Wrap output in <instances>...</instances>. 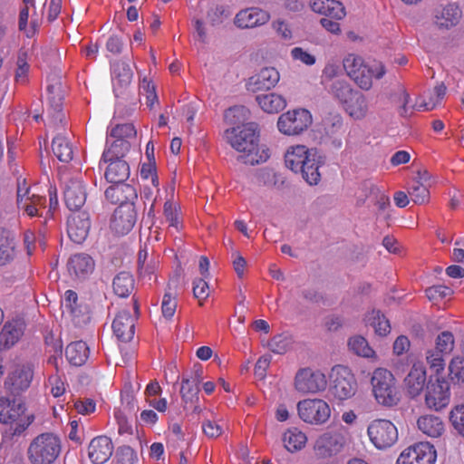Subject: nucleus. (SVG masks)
<instances>
[{
	"label": "nucleus",
	"instance_id": "nucleus-36",
	"mask_svg": "<svg viewBox=\"0 0 464 464\" xmlns=\"http://www.w3.org/2000/svg\"><path fill=\"white\" fill-rule=\"evenodd\" d=\"M130 149V141L112 139L111 141L107 139L106 148L103 150L102 160L107 163L110 160H123Z\"/></svg>",
	"mask_w": 464,
	"mask_h": 464
},
{
	"label": "nucleus",
	"instance_id": "nucleus-22",
	"mask_svg": "<svg viewBox=\"0 0 464 464\" xmlns=\"http://www.w3.org/2000/svg\"><path fill=\"white\" fill-rule=\"evenodd\" d=\"M113 452V444L107 436H98L92 440L88 447V456L93 464H103Z\"/></svg>",
	"mask_w": 464,
	"mask_h": 464
},
{
	"label": "nucleus",
	"instance_id": "nucleus-12",
	"mask_svg": "<svg viewBox=\"0 0 464 464\" xmlns=\"http://www.w3.org/2000/svg\"><path fill=\"white\" fill-rule=\"evenodd\" d=\"M437 451L430 442H418L403 450L396 464H435Z\"/></svg>",
	"mask_w": 464,
	"mask_h": 464
},
{
	"label": "nucleus",
	"instance_id": "nucleus-2",
	"mask_svg": "<svg viewBox=\"0 0 464 464\" xmlns=\"http://www.w3.org/2000/svg\"><path fill=\"white\" fill-rule=\"evenodd\" d=\"M372 395L383 407L392 408L401 401V392L394 374L388 369L378 367L371 374Z\"/></svg>",
	"mask_w": 464,
	"mask_h": 464
},
{
	"label": "nucleus",
	"instance_id": "nucleus-59",
	"mask_svg": "<svg viewBox=\"0 0 464 464\" xmlns=\"http://www.w3.org/2000/svg\"><path fill=\"white\" fill-rule=\"evenodd\" d=\"M425 293L430 301L437 302L450 296L453 291L445 285H433L427 288Z\"/></svg>",
	"mask_w": 464,
	"mask_h": 464
},
{
	"label": "nucleus",
	"instance_id": "nucleus-38",
	"mask_svg": "<svg viewBox=\"0 0 464 464\" xmlns=\"http://www.w3.org/2000/svg\"><path fill=\"white\" fill-rule=\"evenodd\" d=\"M310 149L304 145H297L288 150L285 156V166L292 171L300 172L308 159Z\"/></svg>",
	"mask_w": 464,
	"mask_h": 464
},
{
	"label": "nucleus",
	"instance_id": "nucleus-61",
	"mask_svg": "<svg viewBox=\"0 0 464 464\" xmlns=\"http://www.w3.org/2000/svg\"><path fill=\"white\" fill-rule=\"evenodd\" d=\"M230 15L229 10L224 5H216L208 12V17L212 25L221 24L224 18Z\"/></svg>",
	"mask_w": 464,
	"mask_h": 464
},
{
	"label": "nucleus",
	"instance_id": "nucleus-26",
	"mask_svg": "<svg viewBox=\"0 0 464 464\" xmlns=\"http://www.w3.org/2000/svg\"><path fill=\"white\" fill-rule=\"evenodd\" d=\"M105 190V198L111 204L121 206L128 202H134L137 199V191L134 187L126 183H111Z\"/></svg>",
	"mask_w": 464,
	"mask_h": 464
},
{
	"label": "nucleus",
	"instance_id": "nucleus-56",
	"mask_svg": "<svg viewBox=\"0 0 464 464\" xmlns=\"http://www.w3.org/2000/svg\"><path fill=\"white\" fill-rule=\"evenodd\" d=\"M359 189L362 192V197L357 199V206L359 207L362 206L367 198H372L380 191L379 188L370 179L361 182Z\"/></svg>",
	"mask_w": 464,
	"mask_h": 464
},
{
	"label": "nucleus",
	"instance_id": "nucleus-33",
	"mask_svg": "<svg viewBox=\"0 0 464 464\" xmlns=\"http://www.w3.org/2000/svg\"><path fill=\"white\" fill-rule=\"evenodd\" d=\"M105 170V179L110 183H123L130 177V166L124 160H110Z\"/></svg>",
	"mask_w": 464,
	"mask_h": 464
},
{
	"label": "nucleus",
	"instance_id": "nucleus-5",
	"mask_svg": "<svg viewBox=\"0 0 464 464\" xmlns=\"http://www.w3.org/2000/svg\"><path fill=\"white\" fill-rule=\"evenodd\" d=\"M343 68L347 75L363 90H369L372 85V77L381 79L385 74V68L382 63L372 66L366 65L362 57L349 54L343 59Z\"/></svg>",
	"mask_w": 464,
	"mask_h": 464
},
{
	"label": "nucleus",
	"instance_id": "nucleus-27",
	"mask_svg": "<svg viewBox=\"0 0 464 464\" xmlns=\"http://www.w3.org/2000/svg\"><path fill=\"white\" fill-rule=\"evenodd\" d=\"M24 327L23 321H5L0 331V351L13 347L23 336Z\"/></svg>",
	"mask_w": 464,
	"mask_h": 464
},
{
	"label": "nucleus",
	"instance_id": "nucleus-40",
	"mask_svg": "<svg viewBox=\"0 0 464 464\" xmlns=\"http://www.w3.org/2000/svg\"><path fill=\"white\" fill-rule=\"evenodd\" d=\"M65 354L71 364L81 366L89 357V348L82 341L73 342L66 347Z\"/></svg>",
	"mask_w": 464,
	"mask_h": 464
},
{
	"label": "nucleus",
	"instance_id": "nucleus-58",
	"mask_svg": "<svg viewBox=\"0 0 464 464\" xmlns=\"http://www.w3.org/2000/svg\"><path fill=\"white\" fill-rule=\"evenodd\" d=\"M73 408L81 415H91L96 411V402L91 398H79L74 400Z\"/></svg>",
	"mask_w": 464,
	"mask_h": 464
},
{
	"label": "nucleus",
	"instance_id": "nucleus-53",
	"mask_svg": "<svg viewBox=\"0 0 464 464\" xmlns=\"http://www.w3.org/2000/svg\"><path fill=\"white\" fill-rule=\"evenodd\" d=\"M291 343L292 339L288 334H279L271 340L269 348L275 353L283 354L288 351Z\"/></svg>",
	"mask_w": 464,
	"mask_h": 464
},
{
	"label": "nucleus",
	"instance_id": "nucleus-18",
	"mask_svg": "<svg viewBox=\"0 0 464 464\" xmlns=\"http://www.w3.org/2000/svg\"><path fill=\"white\" fill-rule=\"evenodd\" d=\"M326 162V157L317 149L311 148L308 159L300 170L303 179L309 185H317L321 180L320 168Z\"/></svg>",
	"mask_w": 464,
	"mask_h": 464
},
{
	"label": "nucleus",
	"instance_id": "nucleus-8",
	"mask_svg": "<svg viewBox=\"0 0 464 464\" xmlns=\"http://www.w3.org/2000/svg\"><path fill=\"white\" fill-rule=\"evenodd\" d=\"M299 418L306 424L323 426L326 424L332 415L330 404L319 398L304 399L296 405Z\"/></svg>",
	"mask_w": 464,
	"mask_h": 464
},
{
	"label": "nucleus",
	"instance_id": "nucleus-21",
	"mask_svg": "<svg viewBox=\"0 0 464 464\" xmlns=\"http://www.w3.org/2000/svg\"><path fill=\"white\" fill-rule=\"evenodd\" d=\"M427 372L422 362H415L403 380L406 392L411 398L419 396L426 383Z\"/></svg>",
	"mask_w": 464,
	"mask_h": 464
},
{
	"label": "nucleus",
	"instance_id": "nucleus-24",
	"mask_svg": "<svg viewBox=\"0 0 464 464\" xmlns=\"http://www.w3.org/2000/svg\"><path fill=\"white\" fill-rule=\"evenodd\" d=\"M270 14L260 8L251 7L241 10L235 17V24L239 28H253L266 24Z\"/></svg>",
	"mask_w": 464,
	"mask_h": 464
},
{
	"label": "nucleus",
	"instance_id": "nucleus-19",
	"mask_svg": "<svg viewBox=\"0 0 464 464\" xmlns=\"http://www.w3.org/2000/svg\"><path fill=\"white\" fill-rule=\"evenodd\" d=\"M461 14L460 8L454 3L440 4L434 8L432 13L433 22L440 29H449L455 26L459 23Z\"/></svg>",
	"mask_w": 464,
	"mask_h": 464
},
{
	"label": "nucleus",
	"instance_id": "nucleus-37",
	"mask_svg": "<svg viewBox=\"0 0 464 464\" xmlns=\"http://www.w3.org/2000/svg\"><path fill=\"white\" fill-rule=\"evenodd\" d=\"M256 101L259 107L267 113H278L286 106L285 99L275 92L258 94L256 96Z\"/></svg>",
	"mask_w": 464,
	"mask_h": 464
},
{
	"label": "nucleus",
	"instance_id": "nucleus-48",
	"mask_svg": "<svg viewBox=\"0 0 464 464\" xmlns=\"http://www.w3.org/2000/svg\"><path fill=\"white\" fill-rule=\"evenodd\" d=\"M449 376L452 382L464 383V357L454 356L449 363Z\"/></svg>",
	"mask_w": 464,
	"mask_h": 464
},
{
	"label": "nucleus",
	"instance_id": "nucleus-7",
	"mask_svg": "<svg viewBox=\"0 0 464 464\" xmlns=\"http://www.w3.org/2000/svg\"><path fill=\"white\" fill-rule=\"evenodd\" d=\"M350 443L347 429L342 427L336 430H328L317 437L314 450L321 459H330L340 454Z\"/></svg>",
	"mask_w": 464,
	"mask_h": 464
},
{
	"label": "nucleus",
	"instance_id": "nucleus-14",
	"mask_svg": "<svg viewBox=\"0 0 464 464\" xmlns=\"http://www.w3.org/2000/svg\"><path fill=\"white\" fill-rule=\"evenodd\" d=\"M137 221V210L134 202L119 206L112 215L111 228L118 235L128 234Z\"/></svg>",
	"mask_w": 464,
	"mask_h": 464
},
{
	"label": "nucleus",
	"instance_id": "nucleus-9",
	"mask_svg": "<svg viewBox=\"0 0 464 464\" xmlns=\"http://www.w3.org/2000/svg\"><path fill=\"white\" fill-rule=\"evenodd\" d=\"M294 386L302 394H316L324 392L327 387L326 375L320 370L306 367L297 371Z\"/></svg>",
	"mask_w": 464,
	"mask_h": 464
},
{
	"label": "nucleus",
	"instance_id": "nucleus-57",
	"mask_svg": "<svg viewBox=\"0 0 464 464\" xmlns=\"http://www.w3.org/2000/svg\"><path fill=\"white\" fill-rule=\"evenodd\" d=\"M437 351L445 354L450 353L454 349V337L450 332H442L436 339Z\"/></svg>",
	"mask_w": 464,
	"mask_h": 464
},
{
	"label": "nucleus",
	"instance_id": "nucleus-17",
	"mask_svg": "<svg viewBox=\"0 0 464 464\" xmlns=\"http://www.w3.org/2000/svg\"><path fill=\"white\" fill-rule=\"evenodd\" d=\"M280 74L274 67H265L259 72L248 78L246 90L251 92L269 91L279 82Z\"/></svg>",
	"mask_w": 464,
	"mask_h": 464
},
{
	"label": "nucleus",
	"instance_id": "nucleus-25",
	"mask_svg": "<svg viewBox=\"0 0 464 464\" xmlns=\"http://www.w3.org/2000/svg\"><path fill=\"white\" fill-rule=\"evenodd\" d=\"M55 90H60V87L49 85L47 91L51 95L49 100L48 117L49 124L54 128L64 127L66 125V117L63 111V97L60 93L54 95Z\"/></svg>",
	"mask_w": 464,
	"mask_h": 464
},
{
	"label": "nucleus",
	"instance_id": "nucleus-55",
	"mask_svg": "<svg viewBox=\"0 0 464 464\" xmlns=\"http://www.w3.org/2000/svg\"><path fill=\"white\" fill-rule=\"evenodd\" d=\"M202 430L204 434L210 439L218 438L224 431L223 420H206L202 423Z\"/></svg>",
	"mask_w": 464,
	"mask_h": 464
},
{
	"label": "nucleus",
	"instance_id": "nucleus-11",
	"mask_svg": "<svg viewBox=\"0 0 464 464\" xmlns=\"http://www.w3.org/2000/svg\"><path fill=\"white\" fill-rule=\"evenodd\" d=\"M312 124V115L305 109H297L283 113L278 118L277 127L285 135H297Z\"/></svg>",
	"mask_w": 464,
	"mask_h": 464
},
{
	"label": "nucleus",
	"instance_id": "nucleus-46",
	"mask_svg": "<svg viewBox=\"0 0 464 464\" xmlns=\"http://www.w3.org/2000/svg\"><path fill=\"white\" fill-rule=\"evenodd\" d=\"M111 328L114 335L121 342H129L134 336L133 321H112Z\"/></svg>",
	"mask_w": 464,
	"mask_h": 464
},
{
	"label": "nucleus",
	"instance_id": "nucleus-51",
	"mask_svg": "<svg viewBox=\"0 0 464 464\" xmlns=\"http://www.w3.org/2000/svg\"><path fill=\"white\" fill-rule=\"evenodd\" d=\"M391 99L393 102L401 103L400 108V115L402 117L408 116V103L410 100V94L402 85H398L397 88L391 94Z\"/></svg>",
	"mask_w": 464,
	"mask_h": 464
},
{
	"label": "nucleus",
	"instance_id": "nucleus-23",
	"mask_svg": "<svg viewBox=\"0 0 464 464\" xmlns=\"http://www.w3.org/2000/svg\"><path fill=\"white\" fill-rule=\"evenodd\" d=\"M64 202L72 212L81 211L80 208L86 201V191L81 180L70 179L64 188Z\"/></svg>",
	"mask_w": 464,
	"mask_h": 464
},
{
	"label": "nucleus",
	"instance_id": "nucleus-47",
	"mask_svg": "<svg viewBox=\"0 0 464 464\" xmlns=\"http://www.w3.org/2000/svg\"><path fill=\"white\" fill-rule=\"evenodd\" d=\"M137 131L132 123L116 124L108 132L111 139L121 140L122 141H130V139L136 137Z\"/></svg>",
	"mask_w": 464,
	"mask_h": 464
},
{
	"label": "nucleus",
	"instance_id": "nucleus-13",
	"mask_svg": "<svg viewBox=\"0 0 464 464\" xmlns=\"http://www.w3.org/2000/svg\"><path fill=\"white\" fill-rule=\"evenodd\" d=\"M450 401V384L443 378H438L434 382H429L425 392L426 406L434 411L446 408Z\"/></svg>",
	"mask_w": 464,
	"mask_h": 464
},
{
	"label": "nucleus",
	"instance_id": "nucleus-28",
	"mask_svg": "<svg viewBox=\"0 0 464 464\" xmlns=\"http://www.w3.org/2000/svg\"><path fill=\"white\" fill-rule=\"evenodd\" d=\"M284 448L289 453H296L305 448L307 444V435L297 427L286 429L281 437Z\"/></svg>",
	"mask_w": 464,
	"mask_h": 464
},
{
	"label": "nucleus",
	"instance_id": "nucleus-49",
	"mask_svg": "<svg viewBox=\"0 0 464 464\" xmlns=\"http://www.w3.org/2000/svg\"><path fill=\"white\" fill-rule=\"evenodd\" d=\"M198 392V381L183 379L180 387V395L185 403L192 402Z\"/></svg>",
	"mask_w": 464,
	"mask_h": 464
},
{
	"label": "nucleus",
	"instance_id": "nucleus-43",
	"mask_svg": "<svg viewBox=\"0 0 464 464\" xmlns=\"http://www.w3.org/2000/svg\"><path fill=\"white\" fill-rule=\"evenodd\" d=\"M349 348L358 356L377 361L375 351L369 345L367 340L360 335L351 337L348 343Z\"/></svg>",
	"mask_w": 464,
	"mask_h": 464
},
{
	"label": "nucleus",
	"instance_id": "nucleus-20",
	"mask_svg": "<svg viewBox=\"0 0 464 464\" xmlns=\"http://www.w3.org/2000/svg\"><path fill=\"white\" fill-rule=\"evenodd\" d=\"M45 198L40 195L31 193L29 188L26 187L25 181L23 184L18 183L17 186V207L26 212L30 217H43V213L38 212L37 204H44Z\"/></svg>",
	"mask_w": 464,
	"mask_h": 464
},
{
	"label": "nucleus",
	"instance_id": "nucleus-29",
	"mask_svg": "<svg viewBox=\"0 0 464 464\" xmlns=\"http://www.w3.org/2000/svg\"><path fill=\"white\" fill-rule=\"evenodd\" d=\"M310 5L314 12L325 17L341 20L345 16L343 4L336 0H312Z\"/></svg>",
	"mask_w": 464,
	"mask_h": 464
},
{
	"label": "nucleus",
	"instance_id": "nucleus-60",
	"mask_svg": "<svg viewBox=\"0 0 464 464\" xmlns=\"http://www.w3.org/2000/svg\"><path fill=\"white\" fill-rule=\"evenodd\" d=\"M446 86L443 82L438 84L434 88V95L436 98L430 97L429 102H425L420 105V108H423L425 111H431L433 110L436 105L444 98L446 94Z\"/></svg>",
	"mask_w": 464,
	"mask_h": 464
},
{
	"label": "nucleus",
	"instance_id": "nucleus-31",
	"mask_svg": "<svg viewBox=\"0 0 464 464\" xmlns=\"http://www.w3.org/2000/svg\"><path fill=\"white\" fill-rule=\"evenodd\" d=\"M417 427L423 434L431 437H440L445 431V424L440 417L425 414L417 420Z\"/></svg>",
	"mask_w": 464,
	"mask_h": 464
},
{
	"label": "nucleus",
	"instance_id": "nucleus-6",
	"mask_svg": "<svg viewBox=\"0 0 464 464\" xmlns=\"http://www.w3.org/2000/svg\"><path fill=\"white\" fill-rule=\"evenodd\" d=\"M358 382L353 371L343 365H335L329 374V392L338 402H343L355 396Z\"/></svg>",
	"mask_w": 464,
	"mask_h": 464
},
{
	"label": "nucleus",
	"instance_id": "nucleus-63",
	"mask_svg": "<svg viewBox=\"0 0 464 464\" xmlns=\"http://www.w3.org/2000/svg\"><path fill=\"white\" fill-rule=\"evenodd\" d=\"M209 286L208 283L203 279L199 278L193 282V295L201 304V301L205 300L208 295Z\"/></svg>",
	"mask_w": 464,
	"mask_h": 464
},
{
	"label": "nucleus",
	"instance_id": "nucleus-30",
	"mask_svg": "<svg viewBox=\"0 0 464 464\" xmlns=\"http://www.w3.org/2000/svg\"><path fill=\"white\" fill-rule=\"evenodd\" d=\"M16 256V242L14 234L0 228V266L12 263Z\"/></svg>",
	"mask_w": 464,
	"mask_h": 464
},
{
	"label": "nucleus",
	"instance_id": "nucleus-32",
	"mask_svg": "<svg viewBox=\"0 0 464 464\" xmlns=\"http://www.w3.org/2000/svg\"><path fill=\"white\" fill-rule=\"evenodd\" d=\"M63 306L72 317H86L87 319L91 317L90 306L85 302H79L77 294L72 290L65 292Z\"/></svg>",
	"mask_w": 464,
	"mask_h": 464
},
{
	"label": "nucleus",
	"instance_id": "nucleus-15",
	"mask_svg": "<svg viewBox=\"0 0 464 464\" xmlns=\"http://www.w3.org/2000/svg\"><path fill=\"white\" fill-rule=\"evenodd\" d=\"M91 228L90 215L87 211L72 212L67 219V233L72 241L82 244Z\"/></svg>",
	"mask_w": 464,
	"mask_h": 464
},
{
	"label": "nucleus",
	"instance_id": "nucleus-64",
	"mask_svg": "<svg viewBox=\"0 0 464 464\" xmlns=\"http://www.w3.org/2000/svg\"><path fill=\"white\" fill-rule=\"evenodd\" d=\"M256 180L263 186H275L276 184V173L268 169H261L256 173Z\"/></svg>",
	"mask_w": 464,
	"mask_h": 464
},
{
	"label": "nucleus",
	"instance_id": "nucleus-42",
	"mask_svg": "<svg viewBox=\"0 0 464 464\" xmlns=\"http://www.w3.org/2000/svg\"><path fill=\"white\" fill-rule=\"evenodd\" d=\"M132 71L130 65L122 61L115 63L113 65V84L115 92L118 88H126L129 86L132 80Z\"/></svg>",
	"mask_w": 464,
	"mask_h": 464
},
{
	"label": "nucleus",
	"instance_id": "nucleus-50",
	"mask_svg": "<svg viewBox=\"0 0 464 464\" xmlns=\"http://www.w3.org/2000/svg\"><path fill=\"white\" fill-rule=\"evenodd\" d=\"M408 193L410 194L412 201L419 205L427 202L430 197L429 189L419 181H414L413 184L410 186Z\"/></svg>",
	"mask_w": 464,
	"mask_h": 464
},
{
	"label": "nucleus",
	"instance_id": "nucleus-39",
	"mask_svg": "<svg viewBox=\"0 0 464 464\" xmlns=\"http://www.w3.org/2000/svg\"><path fill=\"white\" fill-rule=\"evenodd\" d=\"M52 149L57 159L68 163L73 159V146L67 137L58 134L53 140Z\"/></svg>",
	"mask_w": 464,
	"mask_h": 464
},
{
	"label": "nucleus",
	"instance_id": "nucleus-34",
	"mask_svg": "<svg viewBox=\"0 0 464 464\" xmlns=\"http://www.w3.org/2000/svg\"><path fill=\"white\" fill-rule=\"evenodd\" d=\"M94 269V261L91 256L81 253L72 256L68 261V270L76 276L84 277Z\"/></svg>",
	"mask_w": 464,
	"mask_h": 464
},
{
	"label": "nucleus",
	"instance_id": "nucleus-16",
	"mask_svg": "<svg viewBox=\"0 0 464 464\" xmlns=\"http://www.w3.org/2000/svg\"><path fill=\"white\" fill-rule=\"evenodd\" d=\"M34 378V366L30 362L17 364L9 373L5 386L12 392H24L27 390Z\"/></svg>",
	"mask_w": 464,
	"mask_h": 464
},
{
	"label": "nucleus",
	"instance_id": "nucleus-1",
	"mask_svg": "<svg viewBox=\"0 0 464 464\" xmlns=\"http://www.w3.org/2000/svg\"><path fill=\"white\" fill-rule=\"evenodd\" d=\"M226 139L236 150L243 153L237 157V160L244 164H259L269 158L265 150L260 151L259 134L256 122H248L246 125L227 130Z\"/></svg>",
	"mask_w": 464,
	"mask_h": 464
},
{
	"label": "nucleus",
	"instance_id": "nucleus-62",
	"mask_svg": "<svg viewBox=\"0 0 464 464\" xmlns=\"http://www.w3.org/2000/svg\"><path fill=\"white\" fill-rule=\"evenodd\" d=\"M177 300L169 293H166L163 296L161 304L162 314L165 318L172 317L177 309Z\"/></svg>",
	"mask_w": 464,
	"mask_h": 464
},
{
	"label": "nucleus",
	"instance_id": "nucleus-54",
	"mask_svg": "<svg viewBox=\"0 0 464 464\" xmlns=\"http://www.w3.org/2000/svg\"><path fill=\"white\" fill-rule=\"evenodd\" d=\"M442 354L443 353L433 350H429L426 353V361L430 368L436 373H441L444 371L445 361Z\"/></svg>",
	"mask_w": 464,
	"mask_h": 464
},
{
	"label": "nucleus",
	"instance_id": "nucleus-3",
	"mask_svg": "<svg viewBox=\"0 0 464 464\" xmlns=\"http://www.w3.org/2000/svg\"><path fill=\"white\" fill-rule=\"evenodd\" d=\"M34 420L33 414L26 413V406L22 399L14 396L0 397V422L14 426V435L24 432Z\"/></svg>",
	"mask_w": 464,
	"mask_h": 464
},
{
	"label": "nucleus",
	"instance_id": "nucleus-10",
	"mask_svg": "<svg viewBox=\"0 0 464 464\" xmlns=\"http://www.w3.org/2000/svg\"><path fill=\"white\" fill-rule=\"evenodd\" d=\"M367 434L371 442L378 450L388 449L398 440L396 426L383 419L372 420L367 428Z\"/></svg>",
	"mask_w": 464,
	"mask_h": 464
},
{
	"label": "nucleus",
	"instance_id": "nucleus-52",
	"mask_svg": "<svg viewBox=\"0 0 464 464\" xmlns=\"http://www.w3.org/2000/svg\"><path fill=\"white\" fill-rule=\"evenodd\" d=\"M450 420L454 429L464 437V404L456 405L451 409Z\"/></svg>",
	"mask_w": 464,
	"mask_h": 464
},
{
	"label": "nucleus",
	"instance_id": "nucleus-44",
	"mask_svg": "<svg viewBox=\"0 0 464 464\" xmlns=\"http://www.w3.org/2000/svg\"><path fill=\"white\" fill-rule=\"evenodd\" d=\"M327 92L342 104L347 102V100L355 92L351 85L344 80H335L328 87Z\"/></svg>",
	"mask_w": 464,
	"mask_h": 464
},
{
	"label": "nucleus",
	"instance_id": "nucleus-4",
	"mask_svg": "<svg viewBox=\"0 0 464 464\" xmlns=\"http://www.w3.org/2000/svg\"><path fill=\"white\" fill-rule=\"evenodd\" d=\"M62 450L61 440L52 432L37 435L29 444L27 458L31 464H53Z\"/></svg>",
	"mask_w": 464,
	"mask_h": 464
},
{
	"label": "nucleus",
	"instance_id": "nucleus-45",
	"mask_svg": "<svg viewBox=\"0 0 464 464\" xmlns=\"http://www.w3.org/2000/svg\"><path fill=\"white\" fill-rule=\"evenodd\" d=\"M250 111L243 105L230 107L225 111V120L230 125H245V121L249 119Z\"/></svg>",
	"mask_w": 464,
	"mask_h": 464
},
{
	"label": "nucleus",
	"instance_id": "nucleus-41",
	"mask_svg": "<svg viewBox=\"0 0 464 464\" xmlns=\"http://www.w3.org/2000/svg\"><path fill=\"white\" fill-rule=\"evenodd\" d=\"M134 285L132 275L126 271L117 274L112 281L113 291L120 297L129 296L134 289Z\"/></svg>",
	"mask_w": 464,
	"mask_h": 464
},
{
	"label": "nucleus",
	"instance_id": "nucleus-35",
	"mask_svg": "<svg viewBox=\"0 0 464 464\" xmlns=\"http://www.w3.org/2000/svg\"><path fill=\"white\" fill-rule=\"evenodd\" d=\"M345 111L353 119L361 120L365 117L368 111V104L365 96L358 91H355L353 95L343 104Z\"/></svg>",
	"mask_w": 464,
	"mask_h": 464
}]
</instances>
